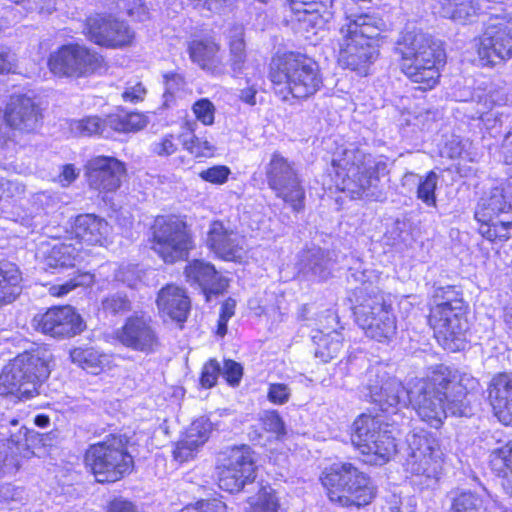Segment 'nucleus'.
I'll return each mask as SVG.
<instances>
[{
	"label": "nucleus",
	"mask_w": 512,
	"mask_h": 512,
	"mask_svg": "<svg viewBox=\"0 0 512 512\" xmlns=\"http://www.w3.org/2000/svg\"><path fill=\"white\" fill-rule=\"evenodd\" d=\"M476 380L452 371L444 365L437 366L426 378L416 379L411 386L410 403L422 421L439 428L448 414L467 415L468 390Z\"/></svg>",
	"instance_id": "obj_1"
},
{
	"label": "nucleus",
	"mask_w": 512,
	"mask_h": 512,
	"mask_svg": "<svg viewBox=\"0 0 512 512\" xmlns=\"http://www.w3.org/2000/svg\"><path fill=\"white\" fill-rule=\"evenodd\" d=\"M386 173L385 161L350 144L334 153L330 175L335 187L348 193L351 198L381 201L385 194L380 185V177Z\"/></svg>",
	"instance_id": "obj_2"
},
{
	"label": "nucleus",
	"mask_w": 512,
	"mask_h": 512,
	"mask_svg": "<svg viewBox=\"0 0 512 512\" xmlns=\"http://www.w3.org/2000/svg\"><path fill=\"white\" fill-rule=\"evenodd\" d=\"M385 29L386 23L375 14L346 11L335 38L339 64L366 75L378 56L374 40Z\"/></svg>",
	"instance_id": "obj_3"
},
{
	"label": "nucleus",
	"mask_w": 512,
	"mask_h": 512,
	"mask_svg": "<svg viewBox=\"0 0 512 512\" xmlns=\"http://www.w3.org/2000/svg\"><path fill=\"white\" fill-rule=\"evenodd\" d=\"M269 78L276 96L285 102L308 99L323 84L318 63L300 53H288L273 59Z\"/></svg>",
	"instance_id": "obj_4"
},
{
	"label": "nucleus",
	"mask_w": 512,
	"mask_h": 512,
	"mask_svg": "<svg viewBox=\"0 0 512 512\" xmlns=\"http://www.w3.org/2000/svg\"><path fill=\"white\" fill-rule=\"evenodd\" d=\"M401 71L423 90L432 89L439 80V66L444 62V50L421 31H406L397 41Z\"/></svg>",
	"instance_id": "obj_5"
},
{
	"label": "nucleus",
	"mask_w": 512,
	"mask_h": 512,
	"mask_svg": "<svg viewBox=\"0 0 512 512\" xmlns=\"http://www.w3.org/2000/svg\"><path fill=\"white\" fill-rule=\"evenodd\" d=\"M434 296L430 309L429 324L434 336L445 350L456 352L465 348L468 321L462 299L456 297L452 288L440 289Z\"/></svg>",
	"instance_id": "obj_6"
},
{
	"label": "nucleus",
	"mask_w": 512,
	"mask_h": 512,
	"mask_svg": "<svg viewBox=\"0 0 512 512\" xmlns=\"http://www.w3.org/2000/svg\"><path fill=\"white\" fill-rule=\"evenodd\" d=\"M355 297V320L365 335L378 342L391 341L397 332V322L384 294L376 287L363 284L355 290Z\"/></svg>",
	"instance_id": "obj_7"
},
{
	"label": "nucleus",
	"mask_w": 512,
	"mask_h": 512,
	"mask_svg": "<svg viewBox=\"0 0 512 512\" xmlns=\"http://www.w3.org/2000/svg\"><path fill=\"white\" fill-rule=\"evenodd\" d=\"M329 500L342 507L365 506L375 497L371 479L351 463H335L320 477Z\"/></svg>",
	"instance_id": "obj_8"
},
{
	"label": "nucleus",
	"mask_w": 512,
	"mask_h": 512,
	"mask_svg": "<svg viewBox=\"0 0 512 512\" xmlns=\"http://www.w3.org/2000/svg\"><path fill=\"white\" fill-rule=\"evenodd\" d=\"M50 373L48 360L40 351L24 352L6 365L0 375V393L30 399Z\"/></svg>",
	"instance_id": "obj_9"
},
{
	"label": "nucleus",
	"mask_w": 512,
	"mask_h": 512,
	"mask_svg": "<svg viewBox=\"0 0 512 512\" xmlns=\"http://www.w3.org/2000/svg\"><path fill=\"white\" fill-rule=\"evenodd\" d=\"M351 442L364 456L363 461L382 465L396 452V443L387 423L362 414L352 424Z\"/></svg>",
	"instance_id": "obj_10"
},
{
	"label": "nucleus",
	"mask_w": 512,
	"mask_h": 512,
	"mask_svg": "<svg viewBox=\"0 0 512 512\" xmlns=\"http://www.w3.org/2000/svg\"><path fill=\"white\" fill-rule=\"evenodd\" d=\"M475 218L479 233L489 241L507 240L512 225V183L493 188L477 204Z\"/></svg>",
	"instance_id": "obj_11"
},
{
	"label": "nucleus",
	"mask_w": 512,
	"mask_h": 512,
	"mask_svg": "<svg viewBox=\"0 0 512 512\" xmlns=\"http://www.w3.org/2000/svg\"><path fill=\"white\" fill-rule=\"evenodd\" d=\"M85 462L100 483L116 482L133 468L132 456L117 436L91 445L86 451Z\"/></svg>",
	"instance_id": "obj_12"
},
{
	"label": "nucleus",
	"mask_w": 512,
	"mask_h": 512,
	"mask_svg": "<svg viewBox=\"0 0 512 512\" xmlns=\"http://www.w3.org/2000/svg\"><path fill=\"white\" fill-rule=\"evenodd\" d=\"M406 472L420 477L429 486L436 482L443 466V452L438 440L425 430L413 431L407 436Z\"/></svg>",
	"instance_id": "obj_13"
},
{
	"label": "nucleus",
	"mask_w": 512,
	"mask_h": 512,
	"mask_svg": "<svg viewBox=\"0 0 512 512\" xmlns=\"http://www.w3.org/2000/svg\"><path fill=\"white\" fill-rule=\"evenodd\" d=\"M194 247L184 221L174 216H159L152 226L151 249L165 262L186 260Z\"/></svg>",
	"instance_id": "obj_14"
},
{
	"label": "nucleus",
	"mask_w": 512,
	"mask_h": 512,
	"mask_svg": "<svg viewBox=\"0 0 512 512\" xmlns=\"http://www.w3.org/2000/svg\"><path fill=\"white\" fill-rule=\"evenodd\" d=\"M103 57L96 51L80 44L63 45L50 54L48 67L58 77H86L102 68Z\"/></svg>",
	"instance_id": "obj_15"
},
{
	"label": "nucleus",
	"mask_w": 512,
	"mask_h": 512,
	"mask_svg": "<svg viewBox=\"0 0 512 512\" xmlns=\"http://www.w3.org/2000/svg\"><path fill=\"white\" fill-rule=\"evenodd\" d=\"M265 174L269 187L277 197L290 204L294 211L299 212L303 209L305 193L294 162L274 152L266 166Z\"/></svg>",
	"instance_id": "obj_16"
},
{
	"label": "nucleus",
	"mask_w": 512,
	"mask_h": 512,
	"mask_svg": "<svg viewBox=\"0 0 512 512\" xmlns=\"http://www.w3.org/2000/svg\"><path fill=\"white\" fill-rule=\"evenodd\" d=\"M365 387L371 401L384 412H394L398 408L406 407L412 396L411 388L405 389L401 381L390 376L386 367L381 364L372 366L367 371Z\"/></svg>",
	"instance_id": "obj_17"
},
{
	"label": "nucleus",
	"mask_w": 512,
	"mask_h": 512,
	"mask_svg": "<svg viewBox=\"0 0 512 512\" xmlns=\"http://www.w3.org/2000/svg\"><path fill=\"white\" fill-rule=\"evenodd\" d=\"M478 55L484 65H496L512 58V19L496 18L479 40Z\"/></svg>",
	"instance_id": "obj_18"
},
{
	"label": "nucleus",
	"mask_w": 512,
	"mask_h": 512,
	"mask_svg": "<svg viewBox=\"0 0 512 512\" xmlns=\"http://www.w3.org/2000/svg\"><path fill=\"white\" fill-rule=\"evenodd\" d=\"M255 469L250 447H234L229 451L226 462L219 472L218 485L227 492H239L246 483L255 479Z\"/></svg>",
	"instance_id": "obj_19"
},
{
	"label": "nucleus",
	"mask_w": 512,
	"mask_h": 512,
	"mask_svg": "<svg viewBox=\"0 0 512 512\" xmlns=\"http://www.w3.org/2000/svg\"><path fill=\"white\" fill-rule=\"evenodd\" d=\"M116 339L125 347L144 354L156 353L161 347L151 318L144 315L128 317L116 331Z\"/></svg>",
	"instance_id": "obj_20"
},
{
	"label": "nucleus",
	"mask_w": 512,
	"mask_h": 512,
	"mask_svg": "<svg viewBox=\"0 0 512 512\" xmlns=\"http://www.w3.org/2000/svg\"><path fill=\"white\" fill-rule=\"evenodd\" d=\"M85 34L95 44L110 48L130 45L134 39V32L126 22L101 15L87 19Z\"/></svg>",
	"instance_id": "obj_21"
},
{
	"label": "nucleus",
	"mask_w": 512,
	"mask_h": 512,
	"mask_svg": "<svg viewBox=\"0 0 512 512\" xmlns=\"http://www.w3.org/2000/svg\"><path fill=\"white\" fill-rule=\"evenodd\" d=\"M34 328L54 338H69L81 333L83 320L71 306L54 307L34 316Z\"/></svg>",
	"instance_id": "obj_22"
},
{
	"label": "nucleus",
	"mask_w": 512,
	"mask_h": 512,
	"mask_svg": "<svg viewBox=\"0 0 512 512\" xmlns=\"http://www.w3.org/2000/svg\"><path fill=\"white\" fill-rule=\"evenodd\" d=\"M4 118L13 129L33 132L42 123V113L38 104L27 95H13L6 106Z\"/></svg>",
	"instance_id": "obj_23"
},
{
	"label": "nucleus",
	"mask_w": 512,
	"mask_h": 512,
	"mask_svg": "<svg viewBox=\"0 0 512 512\" xmlns=\"http://www.w3.org/2000/svg\"><path fill=\"white\" fill-rule=\"evenodd\" d=\"M207 245L219 258L225 261H240L246 254L243 236L215 221L210 225Z\"/></svg>",
	"instance_id": "obj_24"
},
{
	"label": "nucleus",
	"mask_w": 512,
	"mask_h": 512,
	"mask_svg": "<svg viewBox=\"0 0 512 512\" xmlns=\"http://www.w3.org/2000/svg\"><path fill=\"white\" fill-rule=\"evenodd\" d=\"M125 174L122 162L114 157L96 156L87 163V177L91 187L112 192L121 186Z\"/></svg>",
	"instance_id": "obj_25"
},
{
	"label": "nucleus",
	"mask_w": 512,
	"mask_h": 512,
	"mask_svg": "<svg viewBox=\"0 0 512 512\" xmlns=\"http://www.w3.org/2000/svg\"><path fill=\"white\" fill-rule=\"evenodd\" d=\"M188 282L198 285L209 301L212 295L223 293L228 287V280L220 275L210 263L194 260L185 268Z\"/></svg>",
	"instance_id": "obj_26"
},
{
	"label": "nucleus",
	"mask_w": 512,
	"mask_h": 512,
	"mask_svg": "<svg viewBox=\"0 0 512 512\" xmlns=\"http://www.w3.org/2000/svg\"><path fill=\"white\" fill-rule=\"evenodd\" d=\"M489 400L499 421L512 425V373H500L492 378Z\"/></svg>",
	"instance_id": "obj_27"
},
{
	"label": "nucleus",
	"mask_w": 512,
	"mask_h": 512,
	"mask_svg": "<svg viewBox=\"0 0 512 512\" xmlns=\"http://www.w3.org/2000/svg\"><path fill=\"white\" fill-rule=\"evenodd\" d=\"M211 423L204 419H197L189 426L184 437L177 443L174 450V458L177 461L185 462L192 459L209 439Z\"/></svg>",
	"instance_id": "obj_28"
},
{
	"label": "nucleus",
	"mask_w": 512,
	"mask_h": 512,
	"mask_svg": "<svg viewBox=\"0 0 512 512\" xmlns=\"http://www.w3.org/2000/svg\"><path fill=\"white\" fill-rule=\"evenodd\" d=\"M191 60L201 69L212 75H222L225 71L220 46L212 40H194L189 45Z\"/></svg>",
	"instance_id": "obj_29"
},
{
	"label": "nucleus",
	"mask_w": 512,
	"mask_h": 512,
	"mask_svg": "<svg viewBox=\"0 0 512 512\" xmlns=\"http://www.w3.org/2000/svg\"><path fill=\"white\" fill-rule=\"evenodd\" d=\"M73 233L87 245H103L110 234L108 222L95 214H81L75 218Z\"/></svg>",
	"instance_id": "obj_30"
},
{
	"label": "nucleus",
	"mask_w": 512,
	"mask_h": 512,
	"mask_svg": "<svg viewBox=\"0 0 512 512\" xmlns=\"http://www.w3.org/2000/svg\"><path fill=\"white\" fill-rule=\"evenodd\" d=\"M159 311L177 322H184L187 318L190 301L185 291L175 285L169 284L162 288L157 297Z\"/></svg>",
	"instance_id": "obj_31"
},
{
	"label": "nucleus",
	"mask_w": 512,
	"mask_h": 512,
	"mask_svg": "<svg viewBox=\"0 0 512 512\" xmlns=\"http://www.w3.org/2000/svg\"><path fill=\"white\" fill-rule=\"evenodd\" d=\"M332 268L330 253L321 248H311L305 251L301 257V270L304 275L319 280L326 279Z\"/></svg>",
	"instance_id": "obj_32"
},
{
	"label": "nucleus",
	"mask_w": 512,
	"mask_h": 512,
	"mask_svg": "<svg viewBox=\"0 0 512 512\" xmlns=\"http://www.w3.org/2000/svg\"><path fill=\"white\" fill-rule=\"evenodd\" d=\"M437 13L442 17L459 23L471 21V18L484 10L476 0H438Z\"/></svg>",
	"instance_id": "obj_33"
},
{
	"label": "nucleus",
	"mask_w": 512,
	"mask_h": 512,
	"mask_svg": "<svg viewBox=\"0 0 512 512\" xmlns=\"http://www.w3.org/2000/svg\"><path fill=\"white\" fill-rule=\"evenodd\" d=\"M21 281V272L15 264L0 263V307L12 303L20 295Z\"/></svg>",
	"instance_id": "obj_34"
},
{
	"label": "nucleus",
	"mask_w": 512,
	"mask_h": 512,
	"mask_svg": "<svg viewBox=\"0 0 512 512\" xmlns=\"http://www.w3.org/2000/svg\"><path fill=\"white\" fill-rule=\"evenodd\" d=\"M439 176L434 171H429L425 176L408 172L403 176L402 182L417 185L416 196L428 207H436L437 200L435 191L437 189Z\"/></svg>",
	"instance_id": "obj_35"
},
{
	"label": "nucleus",
	"mask_w": 512,
	"mask_h": 512,
	"mask_svg": "<svg viewBox=\"0 0 512 512\" xmlns=\"http://www.w3.org/2000/svg\"><path fill=\"white\" fill-rule=\"evenodd\" d=\"M33 454L25 443L14 444L12 441L0 443V477L15 474L20 468V458Z\"/></svg>",
	"instance_id": "obj_36"
},
{
	"label": "nucleus",
	"mask_w": 512,
	"mask_h": 512,
	"mask_svg": "<svg viewBox=\"0 0 512 512\" xmlns=\"http://www.w3.org/2000/svg\"><path fill=\"white\" fill-rule=\"evenodd\" d=\"M73 363L92 374H99L109 366L110 357L94 348H74L70 352Z\"/></svg>",
	"instance_id": "obj_37"
},
{
	"label": "nucleus",
	"mask_w": 512,
	"mask_h": 512,
	"mask_svg": "<svg viewBox=\"0 0 512 512\" xmlns=\"http://www.w3.org/2000/svg\"><path fill=\"white\" fill-rule=\"evenodd\" d=\"M492 469L502 478V486L512 494V442L492 451L490 455Z\"/></svg>",
	"instance_id": "obj_38"
},
{
	"label": "nucleus",
	"mask_w": 512,
	"mask_h": 512,
	"mask_svg": "<svg viewBox=\"0 0 512 512\" xmlns=\"http://www.w3.org/2000/svg\"><path fill=\"white\" fill-rule=\"evenodd\" d=\"M77 255L78 251L71 243H56L43 251L44 263L51 269L74 267Z\"/></svg>",
	"instance_id": "obj_39"
},
{
	"label": "nucleus",
	"mask_w": 512,
	"mask_h": 512,
	"mask_svg": "<svg viewBox=\"0 0 512 512\" xmlns=\"http://www.w3.org/2000/svg\"><path fill=\"white\" fill-rule=\"evenodd\" d=\"M106 123L110 130V137L113 132L131 133L138 132L146 127L148 121L145 115L137 112L115 113L106 116Z\"/></svg>",
	"instance_id": "obj_40"
},
{
	"label": "nucleus",
	"mask_w": 512,
	"mask_h": 512,
	"mask_svg": "<svg viewBox=\"0 0 512 512\" xmlns=\"http://www.w3.org/2000/svg\"><path fill=\"white\" fill-rule=\"evenodd\" d=\"M313 341L317 345L315 351L316 357L321 358L324 362H328L337 356L342 348V335L339 331L333 330L329 333L317 331L312 336Z\"/></svg>",
	"instance_id": "obj_41"
},
{
	"label": "nucleus",
	"mask_w": 512,
	"mask_h": 512,
	"mask_svg": "<svg viewBox=\"0 0 512 512\" xmlns=\"http://www.w3.org/2000/svg\"><path fill=\"white\" fill-rule=\"evenodd\" d=\"M496 505L494 500H485L475 493L470 491L461 492L453 498L450 512H484Z\"/></svg>",
	"instance_id": "obj_42"
},
{
	"label": "nucleus",
	"mask_w": 512,
	"mask_h": 512,
	"mask_svg": "<svg viewBox=\"0 0 512 512\" xmlns=\"http://www.w3.org/2000/svg\"><path fill=\"white\" fill-rule=\"evenodd\" d=\"M70 129L78 136L98 135L104 138H110V130L106 123V117L101 119L97 116H89L81 120L73 121Z\"/></svg>",
	"instance_id": "obj_43"
},
{
	"label": "nucleus",
	"mask_w": 512,
	"mask_h": 512,
	"mask_svg": "<svg viewBox=\"0 0 512 512\" xmlns=\"http://www.w3.org/2000/svg\"><path fill=\"white\" fill-rule=\"evenodd\" d=\"M244 31L241 26L234 27L229 35L230 61L235 72H240L246 59Z\"/></svg>",
	"instance_id": "obj_44"
},
{
	"label": "nucleus",
	"mask_w": 512,
	"mask_h": 512,
	"mask_svg": "<svg viewBox=\"0 0 512 512\" xmlns=\"http://www.w3.org/2000/svg\"><path fill=\"white\" fill-rule=\"evenodd\" d=\"M93 282V275L90 273H76L73 277L63 284L52 285L49 288V293L52 296L61 297L68 294L70 291L78 286H88Z\"/></svg>",
	"instance_id": "obj_45"
},
{
	"label": "nucleus",
	"mask_w": 512,
	"mask_h": 512,
	"mask_svg": "<svg viewBox=\"0 0 512 512\" xmlns=\"http://www.w3.org/2000/svg\"><path fill=\"white\" fill-rule=\"evenodd\" d=\"M182 145L195 157H207L213 154V146L204 139L196 137L193 133L182 134Z\"/></svg>",
	"instance_id": "obj_46"
},
{
	"label": "nucleus",
	"mask_w": 512,
	"mask_h": 512,
	"mask_svg": "<svg viewBox=\"0 0 512 512\" xmlns=\"http://www.w3.org/2000/svg\"><path fill=\"white\" fill-rule=\"evenodd\" d=\"M251 512H279L278 501L271 488L260 490L256 501L251 504Z\"/></svg>",
	"instance_id": "obj_47"
},
{
	"label": "nucleus",
	"mask_w": 512,
	"mask_h": 512,
	"mask_svg": "<svg viewBox=\"0 0 512 512\" xmlns=\"http://www.w3.org/2000/svg\"><path fill=\"white\" fill-rule=\"evenodd\" d=\"M230 174L231 170L229 167L216 165L200 171L198 175L205 182L214 185H222L228 181Z\"/></svg>",
	"instance_id": "obj_48"
},
{
	"label": "nucleus",
	"mask_w": 512,
	"mask_h": 512,
	"mask_svg": "<svg viewBox=\"0 0 512 512\" xmlns=\"http://www.w3.org/2000/svg\"><path fill=\"white\" fill-rule=\"evenodd\" d=\"M192 111L197 120L204 125H212L214 123L215 107L209 99L202 98L196 101L192 106Z\"/></svg>",
	"instance_id": "obj_49"
},
{
	"label": "nucleus",
	"mask_w": 512,
	"mask_h": 512,
	"mask_svg": "<svg viewBox=\"0 0 512 512\" xmlns=\"http://www.w3.org/2000/svg\"><path fill=\"white\" fill-rule=\"evenodd\" d=\"M178 149L176 138L172 134H166L151 144L153 154L160 157H167L174 154Z\"/></svg>",
	"instance_id": "obj_50"
},
{
	"label": "nucleus",
	"mask_w": 512,
	"mask_h": 512,
	"mask_svg": "<svg viewBox=\"0 0 512 512\" xmlns=\"http://www.w3.org/2000/svg\"><path fill=\"white\" fill-rule=\"evenodd\" d=\"M103 309L112 314L125 313L131 309V303L126 295L115 293L102 302Z\"/></svg>",
	"instance_id": "obj_51"
},
{
	"label": "nucleus",
	"mask_w": 512,
	"mask_h": 512,
	"mask_svg": "<svg viewBox=\"0 0 512 512\" xmlns=\"http://www.w3.org/2000/svg\"><path fill=\"white\" fill-rule=\"evenodd\" d=\"M260 421L263 429L274 434L277 438L285 434L284 423L276 411H265Z\"/></svg>",
	"instance_id": "obj_52"
},
{
	"label": "nucleus",
	"mask_w": 512,
	"mask_h": 512,
	"mask_svg": "<svg viewBox=\"0 0 512 512\" xmlns=\"http://www.w3.org/2000/svg\"><path fill=\"white\" fill-rule=\"evenodd\" d=\"M221 374V366L215 359L209 360L202 369L200 383L205 388L213 387L219 375Z\"/></svg>",
	"instance_id": "obj_53"
},
{
	"label": "nucleus",
	"mask_w": 512,
	"mask_h": 512,
	"mask_svg": "<svg viewBox=\"0 0 512 512\" xmlns=\"http://www.w3.org/2000/svg\"><path fill=\"white\" fill-rule=\"evenodd\" d=\"M181 512H226V505L217 499L201 500L185 506Z\"/></svg>",
	"instance_id": "obj_54"
},
{
	"label": "nucleus",
	"mask_w": 512,
	"mask_h": 512,
	"mask_svg": "<svg viewBox=\"0 0 512 512\" xmlns=\"http://www.w3.org/2000/svg\"><path fill=\"white\" fill-rule=\"evenodd\" d=\"M164 83L166 87L164 94L166 98L165 103L168 102V98H172L175 93L183 90L186 85L184 77L176 72L166 73L164 75Z\"/></svg>",
	"instance_id": "obj_55"
},
{
	"label": "nucleus",
	"mask_w": 512,
	"mask_h": 512,
	"mask_svg": "<svg viewBox=\"0 0 512 512\" xmlns=\"http://www.w3.org/2000/svg\"><path fill=\"white\" fill-rule=\"evenodd\" d=\"M291 390L288 385L283 383H273L269 385L267 397L270 402L276 405H282L288 402Z\"/></svg>",
	"instance_id": "obj_56"
},
{
	"label": "nucleus",
	"mask_w": 512,
	"mask_h": 512,
	"mask_svg": "<svg viewBox=\"0 0 512 512\" xmlns=\"http://www.w3.org/2000/svg\"><path fill=\"white\" fill-rule=\"evenodd\" d=\"M221 374L230 385L235 386L239 384L242 378L243 369L239 363L226 360L223 367H221Z\"/></svg>",
	"instance_id": "obj_57"
},
{
	"label": "nucleus",
	"mask_w": 512,
	"mask_h": 512,
	"mask_svg": "<svg viewBox=\"0 0 512 512\" xmlns=\"http://www.w3.org/2000/svg\"><path fill=\"white\" fill-rule=\"evenodd\" d=\"M145 94L146 89L142 83L134 80L127 82L122 98L125 102L137 103L144 99Z\"/></svg>",
	"instance_id": "obj_58"
},
{
	"label": "nucleus",
	"mask_w": 512,
	"mask_h": 512,
	"mask_svg": "<svg viewBox=\"0 0 512 512\" xmlns=\"http://www.w3.org/2000/svg\"><path fill=\"white\" fill-rule=\"evenodd\" d=\"M124 9L128 15L138 21H144L148 17V9L142 0H123Z\"/></svg>",
	"instance_id": "obj_59"
},
{
	"label": "nucleus",
	"mask_w": 512,
	"mask_h": 512,
	"mask_svg": "<svg viewBox=\"0 0 512 512\" xmlns=\"http://www.w3.org/2000/svg\"><path fill=\"white\" fill-rule=\"evenodd\" d=\"M25 187L14 180L0 179V199L7 193L8 197H14L23 194Z\"/></svg>",
	"instance_id": "obj_60"
},
{
	"label": "nucleus",
	"mask_w": 512,
	"mask_h": 512,
	"mask_svg": "<svg viewBox=\"0 0 512 512\" xmlns=\"http://www.w3.org/2000/svg\"><path fill=\"white\" fill-rule=\"evenodd\" d=\"M15 68V55L9 48L0 46V73L13 72Z\"/></svg>",
	"instance_id": "obj_61"
},
{
	"label": "nucleus",
	"mask_w": 512,
	"mask_h": 512,
	"mask_svg": "<svg viewBox=\"0 0 512 512\" xmlns=\"http://www.w3.org/2000/svg\"><path fill=\"white\" fill-rule=\"evenodd\" d=\"M55 0H26L25 9L39 13H51L55 10Z\"/></svg>",
	"instance_id": "obj_62"
},
{
	"label": "nucleus",
	"mask_w": 512,
	"mask_h": 512,
	"mask_svg": "<svg viewBox=\"0 0 512 512\" xmlns=\"http://www.w3.org/2000/svg\"><path fill=\"white\" fill-rule=\"evenodd\" d=\"M500 152L504 163L512 166V128L505 134Z\"/></svg>",
	"instance_id": "obj_63"
},
{
	"label": "nucleus",
	"mask_w": 512,
	"mask_h": 512,
	"mask_svg": "<svg viewBox=\"0 0 512 512\" xmlns=\"http://www.w3.org/2000/svg\"><path fill=\"white\" fill-rule=\"evenodd\" d=\"M247 84V87L240 90L239 98L244 103L254 106L257 103L256 94L258 92V88L256 84H250L249 81Z\"/></svg>",
	"instance_id": "obj_64"
}]
</instances>
